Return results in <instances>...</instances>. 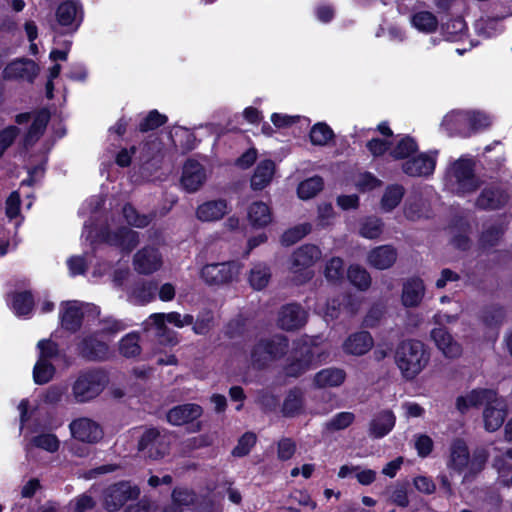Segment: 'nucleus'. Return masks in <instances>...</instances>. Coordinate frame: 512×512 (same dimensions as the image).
<instances>
[{"instance_id":"6e6d98bb","label":"nucleus","mask_w":512,"mask_h":512,"mask_svg":"<svg viewBox=\"0 0 512 512\" xmlns=\"http://www.w3.org/2000/svg\"><path fill=\"white\" fill-rule=\"evenodd\" d=\"M476 31L484 37H493L501 31L500 20L495 18H481L476 22Z\"/></svg>"},{"instance_id":"4468645a","label":"nucleus","mask_w":512,"mask_h":512,"mask_svg":"<svg viewBox=\"0 0 512 512\" xmlns=\"http://www.w3.org/2000/svg\"><path fill=\"white\" fill-rule=\"evenodd\" d=\"M85 312L99 314L98 308L90 304H83L78 301H67L61 304V324L69 331H76L81 326Z\"/></svg>"},{"instance_id":"4be33fe9","label":"nucleus","mask_w":512,"mask_h":512,"mask_svg":"<svg viewBox=\"0 0 512 512\" xmlns=\"http://www.w3.org/2000/svg\"><path fill=\"white\" fill-rule=\"evenodd\" d=\"M101 240L121 248L123 251H131L139 242L138 233L127 228L121 227L116 232L110 231L101 232Z\"/></svg>"},{"instance_id":"37998d69","label":"nucleus","mask_w":512,"mask_h":512,"mask_svg":"<svg viewBox=\"0 0 512 512\" xmlns=\"http://www.w3.org/2000/svg\"><path fill=\"white\" fill-rule=\"evenodd\" d=\"M304 406V394L300 389L290 390L283 403V414L288 417L299 414Z\"/></svg>"},{"instance_id":"bf43d9fd","label":"nucleus","mask_w":512,"mask_h":512,"mask_svg":"<svg viewBox=\"0 0 512 512\" xmlns=\"http://www.w3.org/2000/svg\"><path fill=\"white\" fill-rule=\"evenodd\" d=\"M123 215L129 225L143 228L150 223V218L147 215H140L138 212L129 204L123 207Z\"/></svg>"},{"instance_id":"dca6fc26","label":"nucleus","mask_w":512,"mask_h":512,"mask_svg":"<svg viewBox=\"0 0 512 512\" xmlns=\"http://www.w3.org/2000/svg\"><path fill=\"white\" fill-rule=\"evenodd\" d=\"M508 413V404L502 397H498L497 393L494 394L493 399H490L483 411L484 427L489 432L497 431L504 423Z\"/></svg>"},{"instance_id":"2eb2a0df","label":"nucleus","mask_w":512,"mask_h":512,"mask_svg":"<svg viewBox=\"0 0 512 512\" xmlns=\"http://www.w3.org/2000/svg\"><path fill=\"white\" fill-rule=\"evenodd\" d=\"M194 317L190 314L181 315L178 312L154 313L150 315L149 319L145 323V329L150 330L152 327L155 329V335L157 337H163L168 332L166 322L173 324L177 328H182L193 324Z\"/></svg>"},{"instance_id":"2f4dec72","label":"nucleus","mask_w":512,"mask_h":512,"mask_svg":"<svg viewBox=\"0 0 512 512\" xmlns=\"http://www.w3.org/2000/svg\"><path fill=\"white\" fill-rule=\"evenodd\" d=\"M436 346L449 358L458 357L461 354L460 345L453 340L452 336L444 328H435L431 332Z\"/></svg>"},{"instance_id":"4d7b16f0","label":"nucleus","mask_w":512,"mask_h":512,"mask_svg":"<svg viewBox=\"0 0 512 512\" xmlns=\"http://www.w3.org/2000/svg\"><path fill=\"white\" fill-rule=\"evenodd\" d=\"M383 223L379 218L369 217L365 219L360 227L361 236L368 239H375L382 233Z\"/></svg>"},{"instance_id":"7ed1b4c3","label":"nucleus","mask_w":512,"mask_h":512,"mask_svg":"<svg viewBox=\"0 0 512 512\" xmlns=\"http://www.w3.org/2000/svg\"><path fill=\"white\" fill-rule=\"evenodd\" d=\"M487 460L485 452H479L470 458L466 442L462 439H455L450 445L449 456L446 462L447 468L455 473H462L467 469L463 481L480 472Z\"/></svg>"},{"instance_id":"0e129e2a","label":"nucleus","mask_w":512,"mask_h":512,"mask_svg":"<svg viewBox=\"0 0 512 512\" xmlns=\"http://www.w3.org/2000/svg\"><path fill=\"white\" fill-rule=\"evenodd\" d=\"M19 134L16 126H8L0 131V158L8 147L12 145Z\"/></svg>"},{"instance_id":"864d4df0","label":"nucleus","mask_w":512,"mask_h":512,"mask_svg":"<svg viewBox=\"0 0 512 512\" xmlns=\"http://www.w3.org/2000/svg\"><path fill=\"white\" fill-rule=\"evenodd\" d=\"M311 230V225L308 223L297 225L285 231L281 237V243L285 246H291L301 240Z\"/></svg>"},{"instance_id":"3c124183","label":"nucleus","mask_w":512,"mask_h":512,"mask_svg":"<svg viewBox=\"0 0 512 512\" xmlns=\"http://www.w3.org/2000/svg\"><path fill=\"white\" fill-rule=\"evenodd\" d=\"M33 307V297L29 292H22L14 295L12 301V308L16 315L26 316Z\"/></svg>"},{"instance_id":"69168bd1","label":"nucleus","mask_w":512,"mask_h":512,"mask_svg":"<svg viewBox=\"0 0 512 512\" xmlns=\"http://www.w3.org/2000/svg\"><path fill=\"white\" fill-rule=\"evenodd\" d=\"M296 451V443L290 438H283L278 442V458L280 460H289Z\"/></svg>"},{"instance_id":"603ef678","label":"nucleus","mask_w":512,"mask_h":512,"mask_svg":"<svg viewBox=\"0 0 512 512\" xmlns=\"http://www.w3.org/2000/svg\"><path fill=\"white\" fill-rule=\"evenodd\" d=\"M355 420L352 412H340L334 415L324 425L327 431H339L349 427Z\"/></svg>"},{"instance_id":"de8ad7c7","label":"nucleus","mask_w":512,"mask_h":512,"mask_svg":"<svg viewBox=\"0 0 512 512\" xmlns=\"http://www.w3.org/2000/svg\"><path fill=\"white\" fill-rule=\"evenodd\" d=\"M333 136L332 129L325 123L315 124L310 131V140L313 145L325 146Z\"/></svg>"},{"instance_id":"39448f33","label":"nucleus","mask_w":512,"mask_h":512,"mask_svg":"<svg viewBox=\"0 0 512 512\" xmlns=\"http://www.w3.org/2000/svg\"><path fill=\"white\" fill-rule=\"evenodd\" d=\"M108 383L107 375L101 370L80 373L72 384V396L77 403H86L104 390Z\"/></svg>"},{"instance_id":"423d86ee","label":"nucleus","mask_w":512,"mask_h":512,"mask_svg":"<svg viewBox=\"0 0 512 512\" xmlns=\"http://www.w3.org/2000/svg\"><path fill=\"white\" fill-rule=\"evenodd\" d=\"M319 337H304L294 343V357L285 369L286 374L298 377L309 370L315 361V356L320 360L322 354L318 351Z\"/></svg>"},{"instance_id":"a19ab883","label":"nucleus","mask_w":512,"mask_h":512,"mask_svg":"<svg viewBox=\"0 0 512 512\" xmlns=\"http://www.w3.org/2000/svg\"><path fill=\"white\" fill-rule=\"evenodd\" d=\"M405 189L400 184H391L386 187L381 199V209L385 212H391L401 202Z\"/></svg>"},{"instance_id":"a878e982","label":"nucleus","mask_w":512,"mask_h":512,"mask_svg":"<svg viewBox=\"0 0 512 512\" xmlns=\"http://www.w3.org/2000/svg\"><path fill=\"white\" fill-rule=\"evenodd\" d=\"M373 338L366 331L351 334L343 343L342 348L346 354L361 356L373 347Z\"/></svg>"},{"instance_id":"338daca9","label":"nucleus","mask_w":512,"mask_h":512,"mask_svg":"<svg viewBox=\"0 0 512 512\" xmlns=\"http://www.w3.org/2000/svg\"><path fill=\"white\" fill-rule=\"evenodd\" d=\"M381 185V181L371 173H362L356 179V186L362 191H369Z\"/></svg>"},{"instance_id":"cd10ccee","label":"nucleus","mask_w":512,"mask_h":512,"mask_svg":"<svg viewBox=\"0 0 512 512\" xmlns=\"http://www.w3.org/2000/svg\"><path fill=\"white\" fill-rule=\"evenodd\" d=\"M201 415V406L189 403L170 409L167 413V420L172 425L180 426L199 418Z\"/></svg>"},{"instance_id":"6ab92c4d","label":"nucleus","mask_w":512,"mask_h":512,"mask_svg":"<svg viewBox=\"0 0 512 512\" xmlns=\"http://www.w3.org/2000/svg\"><path fill=\"white\" fill-rule=\"evenodd\" d=\"M39 68L29 59H16L9 63L3 70V78L7 80H26L32 82L37 76Z\"/></svg>"},{"instance_id":"1a4fd4ad","label":"nucleus","mask_w":512,"mask_h":512,"mask_svg":"<svg viewBox=\"0 0 512 512\" xmlns=\"http://www.w3.org/2000/svg\"><path fill=\"white\" fill-rule=\"evenodd\" d=\"M172 435L155 428L147 429L139 440V450L151 459L164 457L170 448Z\"/></svg>"},{"instance_id":"473e14b6","label":"nucleus","mask_w":512,"mask_h":512,"mask_svg":"<svg viewBox=\"0 0 512 512\" xmlns=\"http://www.w3.org/2000/svg\"><path fill=\"white\" fill-rule=\"evenodd\" d=\"M156 291V283L152 281L139 282L128 291V301L136 305L150 303L155 299Z\"/></svg>"},{"instance_id":"49530a36","label":"nucleus","mask_w":512,"mask_h":512,"mask_svg":"<svg viewBox=\"0 0 512 512\" xmlns=\"http://www.w3.org/2000/svg\"><path fill=\"white\" fill-rule=\"evenodd\" d=\"M48 121L49 114L46 111H41L35 116L26 135V144H32L40 138L46 129Z\"/></svg>"},{"instance_id":"5701e85b","label":"nucleus","mask_w":512,"mask_h":512,"mask_svg":"<svg viewBox=\"0 0 512 512\" xmlns=\"http://www.w3.org/2000/svg\"><path fill=\"white\" fill-rule=\"evenodd\" d=\"M441 126L451 136L469 137V111L449 112L443 118Z\"/></svg>"},{"instance_id":"6e6552de","label":"nucleus","mask_w":512,"mask_h":512,"mask_svg":"<svg viewBox=\"0 0 512 512\" xmlns=\"http://www.w3.org/2000/svg\"><path fill=\"white\" fill-rule=\"evenodd\" d=\"M242 267L238 261L209 263L201 268L200 278L210 286L224 285L237 279Z\"/></svg>"},{"instance_id":"bb28decb","label":"nucleus","mask_w":512,"mask_h":512,"mask_svg":"<svg viewBox=\"0 0 512 512\" xmlns=\"http://www.w3.org/2000/svg\"><path fill=\"white\" fill-rule=\"evenodd\" d=\"M425 294V285L422 279L413 277L403 284L401 301L405 307L418 306Z\"/></svg>"},{"instance_id":"ddd939ff","label":"nucleus","mask_w":512,"mask_h":512,"mask_svg":"<svg viewBox=\"0 0 512 512\" xmlns=\"http://www.w3.org/2000/svg\"><path fill=\"white\" fill-rule=\"evenodd\" d=\"M139 493L138 487L131 485L129 482L116 483L104 491V506L109 511H117L127 501L137 498Z\"/></svg>"},{"instance_id":"e2e57ef3","label":"nucleus","mask_w":512,"mask_h":512,"mask_svg":"<svg viewBox=\"0 0 512 512\" xmlns=\"http://www.w3.org/2000/svg\"><path fill=\"white\" fill-rule=\"evenodd\" d=\"M341 302L338 299H332L325 304H318L316 307L317 313L323 315L325 319H336L340 313Z\"/></svg>"},{"instance_id":"4c0bfd02","label":"nucleus","mask_w":512,"mask_h":512,"mask_svg":"<svg viewBox=\"0 0 512 512\" xmlns=\"http://www.w3.org/2000/svg\"><path fill=\"white\" fill-rule=\"evenodd\" d=\"M248 220L254 227H264L271 220L270 208L264 202H254L248 209Z\"/></svg>"},{"instance_id":"a211bd4d","label":"nucleus","mask_w":512,"mask_h":512,"mask_svg":"<svg viewBox=\"0 0 512 512\" xmlns=\"http://www.w3.org/2000/svg\"><path fill=\"white\" fill-rule=\"evenodd\" d=\"M162 264V256L154 247L142 248L134 255L133 259L134 269L144 275L158 271Z\"/></svg>"},{"instance_id":"680f3d73","label":"nucleus","mask_w":512,"mask_h":512,"mask_svg":"<svg viewBox=\"0 0 512 512\" xmlns=\"http://www.w3.org/2000/svg\"><path fill=\"white\" fill-rule=\"evenodd\" d=\"M167 118L165 115L160 114L157 110L151 111L146 118L140 123L139 129L142 132L153 130L163 125Z\"/></svg>"},{"instance_id":"f03ea898","label":"nucleus","mask_w":512,"mask_h":512,"mask_svg":"<svg viewBox=\"0 0 512 512\" xmlns=\"http://www.w3.org/2000/svg\"><path fill=\"white\" fill-rule=\"evenodd\" d=\"M395 361L403 377L412 380L428 364L429 353L422 342L407 340L398 345Z\"/></svg>"},{"instance_id":"79ce46f5","label":"nucleus","mask_w":512,"mask_h":512,"mask_svg":"<svg viewBox=\"0 0 512 512\" xmlns=\"http://www.w3.org/2000/svg\"><path fill=\"white\" fill-rule=\"evenodd\" d=\"M59 446L60 441L55 434L42 433L32 437L26 445V449L29 451L32 447H36L49 453H54L59 449Z\"/></svg>"},{"instance_id":"8fccbe9b","label":"nucleus","mask_w":512,"mask_h":512,"mask_svg":"<svg viewBox=\"0 0 512 512\" xmlns=\"http://www.w3.org/2000/svg\"><path fill=\"white\" fill-rule=\"evenodd\" d=\"M323 187V181L320 177L315 176L301 182L297 192L301 199H310L314 197Z\"/></svg>"},{"instance_id":"c03bdc74","label":"nucleus","mask_w":512,"mask_h":512,"mask_svg":"<svg viewBox=\"0 0 512 512\" xmlns=\"http://www.w3.org/2000/svg\"><path fill=\"white\" fill-rule=\"evenodd\" d=\"M413 27L425 33H432L437 29L438 20L436 16L428 11L415 13L411 18Z\"/></svg>"},{"instance_id":"f257e3e1","label":"nucleus","mask_w":512,"mask_h":512,"mask_svg":"<svg viewBox=\"0 0 512 512\" xmlns=\"http://www.w3.org/2000/svg\"><path fill=\"white\" fill-rule=\"evenodd\" d=\"M475 169L476 162L468 155L451 161L444 175L446 190L458 196H467L476 192L483 182L476 175Z\"/></svg>"},{"instance_id":"a18cd8bd","label":"nucleus","mask_w":512,"mask_h":512,"mask_svg":"<svg viewBox=\"0 0 512 512\" xmlns=\"http://www.w3.org/2000/svg\"><path fill=\"white\" fill-rule=\"evenodd\" d=\"M350 283L359 290H367L371 285V277L366 269L359 265H351L347 272Z\"/></svg>"},{"instance_id":"b1692460","label":"nucleus","mask_w":512,"mask_h":512,"mask_svg":"<svg viewBox=\"0 0 512 512\" xmlns=\"http://www.w3.org/2000/svg\"><path fill=\"white\" fill-rule=\"evenodd\" d=\"M307 320V312L298 304L283 306L278 315V324L284 330L302 327Z\"/></svg>"},{"instance_id":"5fc2aeb1","label":"nucleus","mask_w":512,"mask_h":512,"mask_svg":"<svg viewBox=\"0 0 512 512\" xmlns=\"http://www.w3.org/2000/svg\"><path fill=\"white\" fill-rule=\"evenodd\" d=\"M119 350L125 357H134L140 353L139 336L129 333L120 341Z\"/></svg>"},{"instance_id":"412c9836","label":"nucleus","mask_w":512,"mask_h":512,"mask_svg":"<svg viewBox=\"0 0 512 512\" xmlns=\"http://www.w3.org/2000/svg\"><path fill=\"white\" fill-rule=\"evenodd\" d=\"M206 174L203 166L194 160H188L181 177V185L189 193L196 192L205 182Z\"/></svg>"},{"instance_id":"f3484780","label":"nucleus","mask_w":512,"mask_h":512,"mask_svg":"<svg viewBox=\"0 0 512 512\" xmlns=\"http://www.w3.org/2000/svg\"><path fill=\"white\" fill-rule=\"evenodd\" d=\"M72 436L82 442L95 443L103 436L100 425L90 418H78L69 425Z\"/></svg>"},{"instance_id":"20e7f679","label":"nucleus","mask_w":512,"mask_h":512,"mask_svg":"<svg viewBox=\"0 0 512 512\" xmlns=\"http://www.w3.org/2000/svg\"><path fill=\"white\" fill-rule=\"evenodd\" d=\"M101 325L102 327L96 335L84 338L79 344L80 353L88 359L102 360L106 358L108 346L103 339L124 330L126 327L122 321L110 318L102 321Z\"/></svg>"},{"instance_id":"c9c22d12","label":"nucleus","mask_w":512,"mask_h":512,"mask_svg":"<svg viewBox=\"0 0 512 512\" xmlns=\"http://www.w3.org/2000/svg\"><path fill=\"white\" fill-rule=\"evenodd\" d=\"M275 172V163L272 160H263L258 163L251 178V187L254 190L265 188L272 180Z\"/></svg>"},{"instance_id":"774afa93","label":"nucleus","mask_w":512,"mask_h":512,"mask_svg":"<svg viewBox=\"0 0 512 512\" xmlns=\"http://www.w3.org/2000/svg\"><path fill=\"white\" fill-rule=\"evenodd\" d=\"M195 495L186 488H175L172 493L174 504L188 506L194 502Z\"/></svg>"},{"instance_id":"13d9d810","label":"nucleus","mask_w":512,"mask_h":512,"mask_svg":"<svg viewBox=\"0 0 512 512\" xmlns=\"http://www.w3.org/2000/svg\"><path fill=\"white\" fill-rule=\"evenodd\" d=\"M344 265L343 260L334 257L328 261L325 267V277L330 282H337L343 278Z\"/></svg>"},{"instance_id":"9b49d317","label":"nucleus","mask_w":512,"mask_h":512,"mask_svg":"<svg viewBox=\"0 0 512 512\" xmlns=\"http://www.w3.org/2000/svg\"><path fill=\"white\" fill-rule=\"evenodd\" d=\"M39 358L34 365L33 379L36 384L48 383L55 374L52 359L57 356L58 349L54 342L41 340L38 343Z\"/></svg>"},{"instance_id":"58836bf2","label":"nucleus","mask_w":512,"mask_h":512,"mask_svg":"<svg viewBox=\"0 0 512 512\" xmlns=\"http://www.w3.org/2000/svg\"><path fill=\"white\" fill-rule=\"evenodd\" d=\"M271 279L270 267L262 262L255 263L249 273V283L255 290H262L265 288Z\"/></svg>"},{"instance_id":"0eeeda50","label":"nucleus","mask_w":512,"mask_h":512,"mask_svg":"<svg viewBox=\"0 0 512 512\" xmlns=\"http://www.w3.org/2000/svg\"><path fill=\"white\" fill-rule=\"evenodd\" d=\"M321 258V251L315 245H303L299 247L291 256V272L294 274V280L302 284L310 280L314 273L312 266Z\"/></svg>"},{"instance_id":"f8f14e48","label":"nucleus","mask_w":512,"mask_h":512,"mask_svg":"<svg viewBox=\"0 0 512 512\" xmlns=\"http://www.w3.org/2000/svg\"><path fill=\"white\" fill-rule=\"evenodd\" d=\"M437 158V150L414 154L402 163L401 169L409 177H429L435 171Z\"/></svg>"},{"instance_id":"c756f323","label":"nucleus","mask_w":512,"mask_h":512,"mask_svg":"<svg viewBox=\"0 0 512 512\" xmlns=\"http://www.w3.org/2000/svg\"><path fill=\"white\" fill-rule=\"evenodd\" d=\"M396 259V250L390 245H383L369 252L367 262L376 269L384 270L390 268Z\"/></svg>"},{"instance_id":"e433bc0d","label":"nucleus","mask_w":512,"mask_h":512,"mask_svg":"<svg viewBox=\"0 0 512 512\" xmlns=\"http://www.w3.org/2000/svg\"><path fill=\"white\" fill-rule=\"evenodd\" d=\"M404 214L410 220H416L428 215V204L421 194L414 193L407 198Z\"/></svg>"},{"instance_id":"aec40b11","label":"nucleus","mask_w":512,"mask_h":512,"mask_svg":"<svg viewBox=\"0 0 512 512\" xmlns=\"http://www.w3.org/2000/svg\"><path fill=\"white\" fill-rule=\"evenodd\" d=\"M56 18L59 25L75 31L83 18L82 7L77 1L64 2L57 8Z\"/></svg>"},{"instance_id":"393cba45","label":"nucleus","mask_w":512,"mask_h":512,"mask_svg":"<svg viewBox=\"0 0 512 512\" xmlns=\"http://www.w3.org/2000/svg\"><path fill=\"white\" fill-rule=\"evenodd\" d=\"M508 193L496 186L485 187L476 199L475 205L484 210H495L503 207L508 201Z\"/></svg>"},{"instance_id":"9d476101","label":"nucleus","mask_w":512,"mask_h":512,"mask_svg":"<svg viewBox=\"0 0 512 512\" xmlns=\"http://www.w3.org/2000/svg\"><path fill=\"white\" fill-rule=\"evenodd\" d=\"M287 347V339L282 335H276L269 340H262L252 350V364L258 368L264 367L270 361L284 355Z\"/></svg>"},{"instance_id":"ea45409f","label":"nucleus","mask_w":512,"mask_h":512,"mask_svg":"<svg viewBox=\"0 0 512 512\" xmlns=\"http://www.w3.org/2000/svg\"><path fill=\"white\" fill-rule=\"evenodd\" d=\"M418 152V145L416 141L409 137H403L400 139L391 149L390 155L395 160H408L414 154Z\"/></svg>"},{"instance_id":"c85d7f7f","label":"nucleus","mask_w":512,"mask_h":512,"mask_svg":"<svg viewBox=\"0 0 512 512\" xmlns=\"http://www.w3.org/2000/svg\"><path fill=\"white\" fill-rule=\"evenodd\" d=\"M496 392L492 389H474L464 396L456 399V407L461 413H465L471 407H477L493 399Z\"/></svg>"},{"instance_id":"052dcab7","label":"nucleus","mask_w":512,"mask_h":512,"mask_svg":"<svg viewBox=\"0 0 512 512\" xmlns=\"http://www.w3.org/2000/svg\"><path fill=\"white\" fill-rule=\"evenodd\" d=\"M255 443L256 435L251 432L245 433L238 440L237 445L232 451V455L235 457H243L247 455L250 452L251 448L255 445Z\"/></svg>"},{"instance_id":"f704fd0d","label":"nucleus","mask_w":512,"mask_h":512,"mask_svg":"<svg viewBox=\"0 0 512 512\" xmlns=\"http://www.w3.org/2000/svg\"><path fill=\"white\" fill-rule=\"evenodd\" d=\"M346 373L340 368H326L319 371L314 377V384L318 388L338 387L345 381Z\"/></svg>"},{"instance_id":"7c9ffc66","label":"nucleus","mask_w":512,"mask_h":512,"mask_svg":"<svg viewBox=\"0 0 512 512\" xmlns=\"http://www.w3.org/2000/svg\"><path fill=\"white\" fill-rule=\"evenodd\" d=\"M227 213L225 200H211L199 205L196 210V217L202 222L220 220Z\"/></svg>"},{"instance_id":"09e8293b","label":"nucleus","mask_w":512,"mask_h":512,"mask_svg":"<svg viewBox=\"0 0 512 512\" xmlns=\"http://www.w3.org/2000/svg\"><path fill=\"white\" fill-rule=\"evenodd\" d=\"M492 124L490 115L482 111H469V136L487 129Z\"/></svg>"},{"instance_id":"72a5a7b5","label":"nucleus","mask_w":512,"mask_h":512,"mask_svg":"<svg viewBox=\"0 0 512 512\" xmlns=\"http://www.w3.org/2000/svg\"><path fill=\"white\" fill-rule=\"evenodd\" d=\"M396 417L390 410H384L374 416L370 422V435L374 438L386 436L395 426Z\"/></svg>"}]
</instances>
